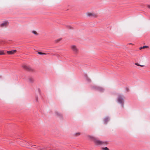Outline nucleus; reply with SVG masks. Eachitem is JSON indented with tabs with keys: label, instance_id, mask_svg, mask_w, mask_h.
<instances>
[{
	"label": "nucleus",
	"instance_id": "1",
	"mask_svg": "<svg viewBox=\"0 0 150 150\" xmlns=\"http://www.w3.org/2000/svg\"><path fill=\"white\" fill-rule=\"evenodd\" d=\"M125 98L124 96L122 94H119L118 95L117 98V102L120 104L121 106L122 107L123 106L124 104V98Z\"/></svg>",
	"mask_w": 150,
	"mask_h": 150
},
{
	"label": "nucleus",
	"instance_id": "2",
	"mask_svg": "<svg viewBox=\"0 0 150 150\" xmlns=\"http://www.w3.org/2000/svg\"><path fill=\"white\" fill-rule=\"evenodd\" d=\"M94 142L95 145L97 146H100L107 144V142L104 141H102L96 138L94 141Z\"/></svg>",
	"mask_w": 150,
	"mask_h": 150
},
{
	"label": "nucleus",
	"instance_id": "3",
	"mask_svg": "<svg viewBox=\"0 0 150 150\" xmlns=\"http://www.w3.org/2000/svg\"><path fill=\"white\" fill-rule=\"evenodd\" d=\"M93 88L95 89L97 91L100 92H103L104 90V89L103 88L100 87L95 86L93 87Z\"/></svg>",
	"mask_w": 150,
	"mask_h": 150
},
{
	"label": "nucleus",
	"instance_id": "4",
	"mask_svg": "<svg viewBox=\"0 0 150 150\" xmlns=\"http://www.w3.org/2000/svg\"><path fill=\"white\" fill-rule=\"evenodd\" d=\"M71 48L72 50L75 53H77L78 52V49L75 45H72Z\"/></svg>",
	"mask_w": 150,
	"mask_h": 150
},
{
	"label": "nucleus",
	"instance_id": "5",
	"mask_svg": "<svg viewBox=\"0 0 150 150\" xmlns=\"http://www.w3.org/2000/svg\"><path fill=\"white\" fill-rule=\"evenodd\" d=\"M86 137L89 140H93V141H94L95 139L96 138L92 136L89 135L86 136Z\"/></svg>",
	"mask_w": 150,
	"mask_h": 150
},
{
	"label": "nucleus",
	"instance_id": "6",
	"mask_svg": "<svg viewBox=\"0 0 150 150\" xmlns=\"http://www.w3.org/2000/svg\"><path fill=\"white\" fill-rule=\"evenodd\" d=\"M8 24V22L7 21H5L1 24L0 26L2 27H6Z\"/></svg>",
	"mask_w": 150,
	"mask_h": 150
},
{
	"label": "nucleus",
	"instance_id": "7",
	"mask_svg": "<svg viewBox=\"0 0 150 150\" xmlns=\"http://www.w3.org/2000/svg\"><path fill=\"white\" fill-rule=\"evenodd\" d=\"M22 67L26 70H30L31 68L30 67L26 65H23L22 66Z\"/></svg>",
	"mask_w": 150,
	"mask_h": 150
},
{
	"label": "nucleus",
	"instance_id": "8",
	"mask_svg": "<svg viewBox=\"0 0 150 150\" xmlns=\"http://www.w3.org/2000/svg\"><path fill=\"white\" fill-rule=\"evenodd\" d=\"M17 51L16 50H13L8 51L7 52V53L9 54H12L16 52Z\"/></svg>",
	"mask_w": 150,
	"mask_h": 150
},
{
	"label": "nucleus",
	"instance_id": "9",
	"mask_svg": "<svg viewBox=\"0 0 150 150\" xmlns=\"http://www.w3.org/2000/svg\"><path fill=\"white\" fill-rule=\"evenodd\" d=\"M87 15L88 16H93V17H96V15L95 14H94L93 13H87Z\"/></svg>",
	"mask_w": 150,
	"mask_h": 150
},
{
	"label": "nucleus",
	"instance_id": "10",
	"mask_svg": "<svg viewBox=\"0 0 150 150\" xmlns=\"http://www.w3.org/2000/svg\"><path fill=\"white\" fill-rule=\"evenodd\" d=\"M109 117H106L104 119V123L105 124H107L108 122L109 121Z\"/></svg>",
	"mask_w": 150,
	"mask_h": 150
},
{
	"label": "nucleus",
	"instance_id": "11",
	"mask_svg": "<svg viewBox=\"0 0 150 150\" xmlns=\"http://www.w3.org/2000/svg\"><path fill=\"white\" fill-rule=\"evenodd\" d=\"M81 134V133L80 132H77L73 134V136L75 137H77L80 136Z\"/></svg>",
	"mask_w": 150,
	"mask_h": 150
},
{
	"label": "nucleus",
	"instance_id": "12",
	"mask_svg": "<svg viewBox=\"0 0 150 150\" xmlns=\"http://www.w3.org/2000/svg\"><path fill=\"white\" fill-rule=\"evenodd\" d=\"M55 113L58 116H62L61 114L58 112H56Z\"/></svg>",
	"mask_w": 150,
	"mask_h": 150
},
{
	"label": "nucleus",
	"instance_id": "13",
	"mask_svg": "<svg viewBox=\"0 0 150 150\" xmlns=\"http://www.w3.org/2000/svg\"><path fill=\"white\" fill-rule=\"evenodd\" d=\"M34 81V80L33 78H30L29 79V81L30 83H32Z\"/></svg>",
	"mask_w": 150,
	"mask_h": 150
},
{
	"label": "nucleus",
	"instance_id": "14",
	"mask_svg": "<svg viewBox=\"0 0 150 150\" xmlns=\"http://www.w3.org/2000/svg\"><path fill=\"white\" fill-rule=\"evenodd\" d=\"M135 64L136 65L139 66H140L141 67H143L145 66V65H140V64H139L138 63H135Z\"/></svg>",
	"mask_w": 150,
	"mask_h": 150
},
{
	"label": "nucleus",
	"instance_id": "15",
	"mask_svg": "<svg viewBox=\"0 0 150 150\" xmlns=\"http://www.w3.org/2000/svg\"><path fill=\"white\" fill-rule=\"evenodd\" d=\"M102 150H109V149L107 147H103L102 148Z\"/></svg>",
	"mask_w": 150,
	"mask_h": 150
},
{
	"label": "nucleus",
	"instance_id": "16",
	"mask_svg": "<svg viewBox=\"0 0 150 150\" xmlns=\"http://www.w3.org/2000/svg\"><path fill=\"white\" fill-rule=\"evenodd\" d=\"M38 53L39 54H40V55H46V54L45 53H42V52H38Z\"/></svg>",
	"mask_w": 150,
	"mask_h": 150
},
{
	"label": "nucleus",
	"instance_id": "17",
	"mask_svg": "<svg viewBox=\"0 0 150 150\" xmlns=\"http://www.w3.org/2000/svg\"><path fill=\"white\" fill-rule=\"evenodd\" d=\"M4 54V51H0V55H2Z\"/></svg>",
	"mask_w": 150,
	"mask_h": 150
},
{
	"label": "nucleus",
	"instance_id": "18",
	"mask_svg": "<svg viewBox=\"0 0 150 150\" xmlns=\"http://www.w3.org/2000/svg\"><path fill=\"white\" fill-rule=\"evenodd\" d=\"M148 47V46H144L143 47H140L139 48V49L140 50H141L142 49H143V48H147V47Z\"/></svg>",
	"mask_w": 150,
	"mask_h": 150
},
{
	"label": "nucleus",
	"instance_id": "19",
	"mask_svg": "<svg viewBox=\"0 0 150 150\" xmlns=\"http://www.w3.org/2000/svg\"><path fill=\"white\" fill-rule=\"evenodd\" d=\"M61 40V38H59L55 40V42L56 43H57L59 41H60Z\"/></svg>",
	"mask_w": 150,
	"mask_h": 150
},
{
	"label": "nucleus",
	"instance_id": "20",
	"mask_svg": "<svg viewBox=\"0 0 150 150\" xmlns=\"http://www.w3.org/2000/svg\"><path fill=\"white\" fill-rule=\"evenodd\" d=\"M32 33H33V34H34L35 35H38L37 33L35 31H34V30L33 31H32Z\"/></svg>",
	"mask_w": 150,
	"mask_h": 150
},
{
	"label": "nucleus",
	"instance_id": "21",
	"mask_svg": "<svg viewBox=\"0 0 150 150\" xmlns=\"http://www.w3.org/2000/svg\"><path fill=\"white\" fill-rule=\"evenodd\" d=\"M86 80H87L88 82H89L91 81L90 79L88 77H86Z\"/></svg>",
	"mask_w": 150,
	"mask_h": 150
},
{
	"label": "nucleus",
	"instance_id": "22",
	"mask_svg": "<svg viewBox=\"0 0 150 150\" xmlns=\"http://www.w3.org/2000/svg\"><path fill=\"white\" fill-rule=\"evenodd\" d=\"M36 100L37 101H38V98L37 97H36Z\"/></svg>",
	"mask_w": 150,
	"mask_h": 150
},
{
	"label": "nucleus",
	"instance_id": "23",
	"mask_svg": "<svg viewBox=\"0 0 150 150\" xmlns=\"http://www.w3.org/2000/svg\"><path fill=\"white\" fill-rule=\"evenodd\" d=\"M28 143L29 144V145H30L31 146H35V145H32V144H30V142H29V143Z\"/></svg>",
	"mask_w": 150,
	"mask_h": 150
},
{
	"label": "nucleus",
	"instance_id": "24",
	"mask_svg": "<svg viewBox=\"0 0 150 150\" xmlns=\"http://www.w3.org/2000/svg\"><path fill=\"white\" fill-rule=\"evenodd\" d=\"M147 6H148V8H150V5H148Z\"/></svg>",
	"mask_w": 150,
	"mask_h": 150
},
{
	"label": "nucleus",
	"instance_id": "25",
	"mask_svg": "<svg viewBox=\"0 0 150 150\" xmlns=\"http://www.w3.org/2000/svg\"><path fill=\"white\" fill-rule=\"evenodd\" d=\"M69 27L70 28H71V26H69Z\"/></svg>",
	"mask_w": 150,
	"mask_h": 150
}]
</instances>
